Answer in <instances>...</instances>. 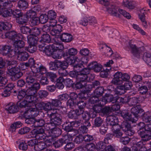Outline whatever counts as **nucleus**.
Returning a JSON list of instances; mask_svg holds the SVG:
<instances>
[{"label": "nucleus", "instance_id": "38", "mask_svg": "<svg viewBox=\"0 0 151 151\" xmlns=\"http://www.w3.org/2000/svg\"><path fill=\"white\" fill-rule=\"evenodd\" d=\"M1 7L3 6L6 9H10L13 6L12 2L7 0H4L0 1Z\"/></svg>", "mask_w": 151, "mask_h": 151}, {"label": "nucleus", "instance_id": "41", "mask_svg": "<svg viewBox=\"0 0 151 151\" xmlns=\"http://www.w3.org/2000/svg\"><path fill=\"white\" fill-rule=\"evenodd\" d=\"M104 97L107 103L112 102V103H114L116 101V98L112 95L106 94L105 95Z\"/></svg>", "mask_w": 151, "mask_h": 151}, {"label": "nucleus", "instance_id": "2", "mask_svg": "<svg viewBox=\"0 0 151 151\" xmlns=\"http://www.w3.org/2000/svg\"><path fill=\"white\" fill-rule=\"evenodd\" d=\"M89 70L85 68L81 71L78 72L77 80L78 81L83 82H90L92 81L94 76L89 74Z\"/></svg>", "mask_w": 151, "mask_h": 151}, {"label": "nucleus", "instance_id": "13", "mask_svg": "<svg viewBox=\"0 0 151 151\" xmlns=\"http://www.w3.org/2000/svg\"><path fill=\"white\" fill-rule=\"evenodd\" d=\"M83 112V110H72L68 113V118L71 119H77L78 117L81 115Z\"/></svg>", "mask_w": 151, "mask_h": 151}, {"label": "nucleus", "instance_id": "52", "mask_svg": "<svg viewBox=\"0 0 151 151\" xmlns=\"http://www.w3.org/2000/svg\"><path fill=\"white\" fill-rule=\"evenodd\" d=\"M104 88L103 87H98L94 91V95L99 97L101 96L104 93Z\"/></svg>", "mask_w": 151, "mask_h": 151}, {"label": "nucleus", "instance_id": "57", "mask_svg": "<svg viewBox=\"0 0 151 151\" xmlns=\"http://www.w3.org/2000/svg\"><path fill=\"white\" fill-rule=\"evenodd\" d=\"M85 85V82L78 81L76 83H74L73 88L76 89H80L83 88Z\"/></svg>", "mask_w": 151, "mask_h": 151}, {"label": "nucleus", "instance_id": "49", "mask_svg": "<svg viewBox=\"0 0 151 151\" xmlns=\"http://www.w3.org/2000/svg\"><path fill=\"white\" fill-rule=\"evenodd\" d=\"M42 31V28H40L36 27L32 28L31 29V34H32L31 35L37 36L40 34Z\"/></svg>", "mask_w": 151, "mask_h": 151}, {"label": "nucleus", "instance_id": "11", "mask_svg": "<svg viewBox=\"0 0 151 151\" xmlns=\"http://www.w3.org/2000/svg\"><path fill=\"white\" fill-rule=\"evenodd\" d=\"M85 94L83 93H79L78 94L74 92L70 93V98L74 101L77 104L80 100L86 99V97L84 96Z\"/></svg>", "mask_w": 151, "mask_h": 151}, {"label": "nucleus", "instance_id": "55", "mask_svg": "<svg viewBox=\"0 0 151 151\" xmlns=\"http://www.w3.org/2000/svg\"><path fill=\"white\" fill-rule=\"evenodd\" d=\"M103 123V120L100 117H96L94 121V126L95 127H99L101 126Z\"/></svg>", "mask_w": 151, "mask_h": 151}, {"label": "nucleus", "instance_id": "18", "mask_svg": "<svg viewBox=\"0 0 151 151\" xmlns=\"http://www.w3.org/2000/svg\"><path fill=\"white\" fill-rule=\"evenodd\" d=\"M5 109L10 114L16 113L19 111V108L17 104L12 103H10L7 105Z\"/></svg>", "mask_w": 151, "mask_h": 151}, {"label": "nucleus", "instance_id": "61", "mask_svg": "<svg viewBox=\"0 0 151 151\" xmlns=\"http://www.w3.org/2000/svg\"><path fill=\"white\" fill-rule=\"evenodd\" d=\"M74 70L77 72L81 71L84 69L83 66L82 64H75L74 65Z\"/></svg>", "mask_w": 151, "mask_h": 151}, {"label": "nucleus", "instance_id": "43", "mask_svg": "<svg viewBox=\"0 0 151 151\" xmlns=\"http://www.w3.org/2000/svg\"><path fill=\"white\" fill-rule=\"evenodd\" d=\"M121 129L123 131L126 132L131 128L130 124L127 121L124 122L120 125Z\"/></svg>", "mask_w": 151, "mask_h": 151}, {"label": "nucleus", "instance_id": "25", "mask_svg": "<svg viewBox=\"0 0 151 151\" xmlns=\"http://www.w3.org/2000/svg\"><path fill=\"white\" fill-rule=\"evenodd\" d=\"M142 97L138 96L137 97H133L129 99L128 105L129 106L136 105L137 104L139 103L140 101V99Z\"/></svg>", "mask_w": 151, "mask_h": 151}, {"label": "nucleus", "instance_id": "5", "mask_svg": "<svg viewBox=\"0 0 151 151\" xmlns=\"http://www.w3.org/2000/svg\"><path fill=\"white\" fill-rule=\"evenodd\" d=\"M37 110L36 108H30L27 110L24 111V116L25 118V122L28 124H32V126L34 127V124L35 122V118L31 117L28 114L32 112H35Z\"/></svg>", "mask_w": 151, "mask_h": 151}, {"label": "nucleus", "instance_id": "56", "mask_svg": "<svg viewBox=\"0 0 151 151\" xmlns=\"http://www.w3.org/2000/svg\"><path fill=\"white\" fill-rule=\"evenodd\" d=\"M1 15L4 17H8L12 16V9H4L1 13Z\"/></svg>", "mask_w": 151, "mask_h": 151}, {"label": "nucleus", "instance_id": "64", "mask_svg": "<svg viewBox=\"0 0 151 151\" xmlns=\"http://www.w3.org/2000/svg\"><path fill=\"white\" fill-rule=\"evenodd\" d=\"M51 132L54 134L55 137H58L62 134V132L60 129L55 127L52 130Z\"/></svg>", "mask_w": 151, "mask_h": 151}, {"label": "nucleus", "instance_id": "32", "mask_svg": "<svg viewBox=\"0 0 151 151\" xmlns=\"http://www.w3.org/2000/svg\"><path fill=\"white\" fill-rule=\"evenodd\" d=\"M106 143L104 141H100L98 142L96 148V150L98 151H106Z\"/></svg>", "mask_w": 151, "mask_h": 151}, {"label": "nucleus", "instance_id": "51", "mask_svg": "<svg viewBox=\"0 0 151 151\" xmlns=\"http://www.w3.org/2000/svg\"><path fill=\"white\" fill-rule=\"evenodd\" d=\"M41 41L47 43H50L51 41L50 36L47 33L43 34L41 36Z\"/></svg>", "mask_w": 151, "mask_h": 151}, {"label": "nucleus", "instance_id": "30", "mask_svg": "<svg viewBox=\"0 0 151 151\" xmlns=\"http://www.w3.org/2000/svg\"><path fill=\"white\" fill-rule=\"evenodd\" d=\"M28 20V19L26 14L23 13L17 19V22L19 24H23L27 23Z\"/></svg>", "mask_w": 151, "mask_h": 151}, {"label": "nucleus", "instance_id": "47", "mask_svg": "<svg viewBox=\"0 0 151 151\" xmlns=\"http://www.w3.org/2000/svg\"><path fill=\"white\" fill-rule=\"evenodd\" d=\"M45 76L47 78H49L52 82H54L56 81L57 75L55 73L52 72H47L45 74Z\"/></svg>", "mask_w": 151, "mask_h": 151}, {"label": "nucleus", "instance_id": "7", "mask_svg": "<svg viewBox=\"0 0 151 151\" xmlns=\"http://www.w3.org/2000/svg\"><path fill=\"white\" fill-rule=\"evenodd\" d=\"M107 124L111 127V129L114 126L120 125L119 124L118 118L114 115H109L106 118Z\"/></svg>", "mask_w": 151, "mask_h": 151}, {"label": "nucleus", "instance_id": "15", "mask_svg": "<svg viewBox=\"0 0 151 151\" xmlns=\"http://www.w3.org/2000/svg\"><path fill=\"white\" fill-rule=\"evenodd\" d=\"M34 68H35L34 67L32 68L33 73L36 74L40 73L42 75L44 74H45L47 73L46 68L40 63L38 64V65H35Z\"/></svg>", "mask_w": 151, "mask_h": 151}, {"label": "nucleus", "instance_id": "3", "mask_svg": "<svg viewBox=\"0 0 151 151\" xmlns=\"http://www.w3.org/2000/svg\"><path fill=\"white\" fill-rule=\"evenodd\" d=\"M139 130L137 131L138 134L145 141H148L151 139V135L145 130L146 125L143 122H140L137 124Z\"/></svg>", "mask_w": 151, "mask_h": 151}, {"label": "nucleus", "instance_id": "17", "mask_svg": "<svg viewBox=\"0 0 151 151\" xmlns=\"http://www.w3.org/2000/svg\"><path fill=\"white\" fill-rule=\"evenodd\" d=\"M78 52L77 49L71 48L65 52L64 53V56H65V59L67 61H69V60H72L70 56H74L76 55Z\"/></svg>", "mask_w": 151, "mask_h": 151}, {"label": "nucleus", "instance_id": "26", "mask_svg": "<svg viewBox=\"0 0 151 151\" xmlns=\"http://www.w3.org/2000/svg\"><path fill=\"white\" fill-rule=\"evenodd\" d=\"M82 115V117L83 119L85 120L83 122L85 125H87L88 127L91 126V124L89 121L91 115H90V114L88 113H86L83 110V112L81 114Z\"/></svg>", "mask_w": 151, "mask_h": 151}, {"label": "nucleus", "instance_id": "63", "mask_svg": "<svg viewBox=\"0 0 151 151\" xmlns=\"http://www.w3.org/2000/svg\"><path fill=\"white\" fill-rule=\"evenodd\" d=\"M37 47L36 45H29L27 47L25 48V50H27L28 52L31 53H34L37 50Z\"/></svg>", "mask_w": 151, "mask_h": 151}, {"label": "nucleus", "instance_id": "23", "mask_svg": "<svg viewBox=\"0 0 151 151\" xmlns=\"http://www.w3.org/2000/svg\"><path fill=\"white\" fill-rule=\"evenodd\" d=\"M135 141L136 142H135V145L140 149H139V151L141 150V151H143L144 150H146V148L145 146H143L145 145L144 142H147L144 140L142 138L141 139H139L137 138L135 139Z\"/></svg>", "mask_w": 151, "mask_h": 151}, {"label": "nucleus", "instance_id": "8", "mask_svg": "<svg viewBox=\"0 0 151 151\" xmlns=\"http://www.w3.org/2000/svg\"><path fill=\"white\" fill-rule=\"evenodd\" d=\"M120 115L126 121H130L132 123H134L137 120V119L136 117H132V114H130L127 110H122L121 112Z\"/></svg>", "mask_w": 151, "mask_h": 151}, {"label": "nucleus", "instance_id": "21", "mask_svg": "<svg viewBox=\"0 0 151 151\" xmlns=\"http://www.w3.org/2000/svg\"><path fill=\"white\" fill-rule=\"evenodd\" d=\"M17 61L16 60L9 61L7 62V73L13 72L14 70L17 68Z\"/></svg>", "mask_w": 151, "mask_h": 151}, {"label": "nucleus", "instance_id": "45", "mask_svg": "<svg viewBox=\"0 0 151 151\" xmlns=\"http://www.w3.org/2000/svg\"><path fill=\"white\" fill-rule=\"evenodd\" d=\"M54 50L52 45H50L46 46L44 52L48 56L52 55Z\"/></svg>", "mask_w": 151, "mask_h": 151}, {"label": "nucleus", "instance_id": "31", "mask_svg": "<svg viewBox=\"0 0 151 151\" xmlns=\"http://www.w3.org/2000/svg\"><path fill=\"white\" fill-rule=\"evenodd\" d=\"M28 6V3L26 0H19L17 3V7L21 10L26 9Z\"/></svg>", "mask_w": 151, "mask_h": 151}, {"label": "nucleus", "instance_id": "60", "mask_svg": "<svg viewBox=\"0 0 151 151\" xmlns=\"http://www.w3.org/2000/svg\"><path fill=\"white\" fill-rule=\"evenodd\" d=\"M39 19L40 22L42 24L47 22L49 19L47 15L44 14H41L40 16Z\"/></svg>", "mask_w": 151, "mask_h": 151}, {"label": "nucleus", "instance_id": "48", "mask_svg": "<svg viewBox=\"0 0 151 151\" xmlns=\"http://www.w3.org/2000/svg\"><path fill=\"white\" fill-rule=\"evenodd\" d=\"M123 4L124 6L129 9H133L135 6L133 2H129L127 0H123Z\"/></svg>", "mask_w": 151, "mask_h": 151}, {"label": "nucleus", "instance_id": "42", "mask_svg": "<svg viewBox=\"0 0 151 151\" xmlns=\"http://www.w3.org/2000/svg\"><path fill=\"white\" fill-rule=\"evenodd\" d=\"M11 48L12 47L10 45H4L0 47V50L2 52L4 55L6 56Z\"/></svg>", "mask_w": 151, "mask_h": 151}, {"label": "nucleus", "instance_id": "22", "mask_svg": "<svg viewBox=\"0 0 151 151\" xmlns=\"http://www.w3.org/2000/svg\"><path fill=\"white\" fill-rule=\"evenodd\" d=\"M50 118V122L55 124L56 126L61 124L62 120V116L61 114L57 115V116L49 117Z\"/></svg>", "mask_w": 151, "mask_h": 151}, {"label": "nucleus", "instance_id": "19", "mask_svg": "<svg viewBox=\"0 0 151 151\" xmlns=\"http://www.w3.org/2000/svg\"><path fill=\"white\" fill-rule=\"evenodd\" d=\"M143 110L142 109L139 105L133 107L131 109V112L132 115V117H136L137 119L138 115L143 112Z\"/></svg>", "mask_w": 151, "mask_h": 151}, {"label": "nucleus", "instance_id": "35", "mask_svg": "<svg viewBox=\"0 0 151 151\" xmlns=\"http://www.w3.org/2000/svg\"><path fill=\"white\" fill-rule=\"evenodd\" d=\"M12 27V25L7 22H0V30H8Z\"/></svg>", "mask_w": 151, "mask_h": 151}, {"label": "nucleus", "instance_id": "27", "mask_svg": "<svg viewBox=\"0 0 151 151\" xmlns=\"http://www.w3.org/2000/svg\"><path fill=\"white\" fill-rule=\"evenodd\" d=\"M22 99H23L24 101L21 102H18L16 104L18 108H24L28 107L30 105L31 103H33L32 102L27 101L24 97L22 98Z\"/></svg>", "mask_w": 151, "mask_h": 151}, {"label": "nucleus", "instance_id": "54", "mask_svg": "<svg viewBox=\"0 0 151 151\" xmlns=\"http://www.w3.org/2000/svg\"><path fill=\"white\" fill-rule=\"evenodd\" d=\"M52 47L54 50H59L60 51H63V50L64 48L63 45L61 43H54L52 45Z\"/></svg>", "mask_w": 151, "mask_h": 151}, {"label": "nucleus", "instance_id": "14", "mask_svg": "<svg viewBox=\"0 0 151 151\" xmlns=\"http://www.w3.org/2000/svg\"><path fill=\"white\" fill-rule=\"evenodd\" d=\"M122 73L121 72L119 71L115 73L114 75V78L111 81L112 83L116 85H120L122 84L123 81H121Z\"/></svg>", "mask_w": 151, "mask_h": 151}, {"label": "nucleus", "instance_id": "44", "mask_svg": "<svg viewBox=\"0 0 151 151\" xmlns=\"http://www.w3.org/2000/svg\"><path fill=\"white\" fill-rule=\"evenodd\" d=\"M35 120L34 127H42L45 124V122L43 119L42 118L37 119L35 118Z\"/></svg>", "mask_w": 151, "mask_h": 151}, {"label": "nucleus", "instance_id": "6", "mask_svg": "<svg viewBox=\"0 0 151 151\" xmlns=\"http://www.w3.org/2000/svg\"><path fill=\"white\" fill-rule=\"evenodd\" d=\"M128 48L131 50V52L134 57L138 58H139L141 52L140 48L137 47L135 45L133 44L130 41L129 42V45L126 47L125 49L128 50Z\"/></svg>", "mask_w": 151, "mask_h": 151}, {"label": "nucleus", "instance_id": "36", "mask_svg": "<svg viewBox=\"0 0 151 151\" xmlns=\"http://www.w3.org/2000/svg\"><path fill=\"white\" fill-rule=\"evenodd\" d=\"M65 123L66 124L68 125H65V127L64 130L65 131H66L68 132H71L72 133H71V134H75V131L73 129V126L72 125H71V122H70L69 121H66L65 122ZM70 134V133H68L67 134Z\"/></svg>", "mask_w": 151, "mask_h": 151}, {"label": "nucleus", "instance_id": "46", "mask_svg": "<svg viewBox=\"0 0 151 151\" xmlns=\"http://www.w3.org/2000/svg\"><path fill=\"white\" fill-rule=\"evenodd\" d=\"M143 121L145 122L151 123V112L147 111L145 113L142 117Z\"/></svg>", "mask_w": 151, "mask_h": 151}, {"label": "nucleus", "instance_id": "4", "mask_svg": "<svg viewBox=\"0 0 151 151\" xmlns=\"http://www.w3.org/2000/svg\"><path fill=\"white\" fill-rule=\"evenodd\" d=\"M75 135V134H68L65 135L53 143V145L56 148L60 147L63 144L69 142L70 139L72 137Z\"/></svg>", "mask_w": 151, "mask_h": 151}, {"label": "nucleus", "instance_id": "59", "mask_svg": "<svg viewBox=\"0 0 151 151\" xmlns=\"http://www.w3.org/2000/svg\"><path fill=\"white\" fill-rule=\"evenodd\" d=\"M26 15L27 16L28 19L30 18L32 19L36 17V12L32 10H30L28 11L27 12Z\"/></svg>", "mask_w": 151, "mask_h": 151}, {"label": "nucleus", "instance_id": "39", "mask_svg": "<svg viewBox=\"0 0 151 151\" xmlns=\"http://www.w3.org/2000/svg\"><path fill=\"white\" fill-rule=\"evenodd\" d=\"M143 60L150 66L151 67V55L147 52H145L143 56Z\"/></svg>", "mask_w": 151, "mask_h": 151}, {"label": "nucleus", "instance_id": "1", "mask_svg": "<svg viewBox=\"0 0 151 151\" xmlns=\"http://www.w3.org/2000/svg\"><path fill=\"white\" fill-rule=\"evenodd\" d=\"M37 92L31 87L27 90L23 89L19 91L17 96L18 99L21 100L24 97L27 101H32L33 103L37 102Z\"/></svg>", "mask_w": 151, "mask_h": 151}, {"label": "nucleus", "instance_id": "58", "mask_svg": "<svg viewBox=\"0 0 151 151\" xmlns=\"http://www.w3.org/2000/svg\"><path fill=\"white\" fill-rule=\"evenodd\" d=\"M56 126L52 122L47 123L46 124L45 126V129L49 131L50 130L51 132L53 130L54 128L56 127Z\"/></svg>", "mask_w": 151, "mask_h": 151}, {"label": "nucleus", "instance_id": "37", "mask_svg": "<svg viewBox=\"0 0 151 151\" xmlns=\"http://www.w3.org/2000/svg\"><path fill=\"white\" fill-rule=\"evenodd\" d=\"M25 45V42L22 40H19V39H17L14 42V45L16 50L23 48Z\"/></svg>", "mask_w": 151, "mask_h": 151}, {"label": "nucleus", "instance_id": "40", "mask_svg": "<svg viewBox=\"0 0 151 151\" xmlns=\"http://www.w3.org/2000/svg\"><path fill=\"white\" fill-rule=\"evenodd\" d=\"M21 126V122L18 121L15 122L11 125L10 131L12 132H15L17 129L20 128Z\"/></svg>", "mask_w": 151, "mask_h": 151}, {"label": "nucleus", "instance_id": "62", "mask_svg": "<svg viewBox=\"0 0 151 151\" xmlns=\"http://www.w3.org/2000/svg\"><path fill=\"white\" fill-rule=\"evenodd\" d=\"M87 127H88V126L85 125L83 123V124L81 125V127L79 128L78 132L81 134L87 133L88 131Z\"/></svg>", "mask_w": 151, "mask_h": 151}, {"label": "nucleus", "instance_id": "33", "mask_svg": "<svg viewBox=\"0 0 151 151\" xmlns=\"http://www.w3.org/2000/svg\"><path fill=\"white\" fill-rule=\"evenodd\" d=\"M64 53L63 51H60L59 50H54L52 55V57L55 59H61L63 57L65 59L64 56Z\"/></svg>", "mask_w": 151, "mask_h": 151}, {"label": "nucleus", "instance_id": "10", "mask_svg": "<svg viewBox=\"0 0 151 151\" xmlns=\"http://www.w3.org/2000/svg\"><path fill=\"white\" fill-rule=\"evenodd\" d=\"M11 75V78L12 81H15L23 75L22 73L21 72L20 69L17 68L14 70L13 72L8 73Z\"/></svg>", "mask_w": 151, "mask_h": 151}, {"label": "nucleus", "instance_id": "9", "mask_svg": "<svg viewBox=\"0 0 151 151\" xmlns=\"http://www.w3.org/2000/svg\"><path fill=\"white\" fill-rule=\"evenodd\" d=\"M107 11L111 15L119 17L120 10L117 6L114 5L109 6V7L106 8Z\"/></svg>", "mask_w": 151, "mask_h": 151}, {"label": "nucleus", "instance_id": "20", "mask_svg": "<svg viewBox=\"0 0 151 151\" xmlns=\"http://www.w3.org/2000/svg\"><path fill=\"white\" fill-rule=\"evenodd\" d=\"M17 54V59L20 61H24L27 60L29 56L28 53L25 51H21L18 50Z\"/></svg>", "mask_w": 151, "mask_h": 151}, {"label": "nucleus", "instance_id": "53", "mask_svg": "<svg viewBox=\"0 0 151 151\" xmlns=\"http://www.w3.org/2000/svg\"><path fill=\"white\" fill-rule=\"evenodd\" d=\"M21 32L23 34L28 35L31 34V29L27 26H22L20 29Z\"/></svg>", "mask_w": 151, "mask_h": 151}, {"label": "nucleus", "instance_id": "24", "mask_svg": "<svg viewBox=\"0 0 151 151\" xmlns=\"http://www.w3.org/2000/svg\"><path fill=\"white\" fill-rule=\"evenodd\" d=\"M60 38L63 42H69L72 40L73 37L70 34L64 33L60 36Z\"/></svg>", "mask_w": 151, "mask_h": 151}, {"label": "nucleus", "instance_id": "34", "mask_svg": "<svg viewBox=\"0 0 151 151\" xmlns=\"http://www.w3.org/2000/svg\"><path fill=\"white\" fill-rule=\"evenodd\" d=\"M44 141H39L38 140V142L36 145L35 150L37 151L43 150L47 147V145Z\"/></svg>", "mask_w": 151, "mask_h": 151}, {"label": "nucleus", "instance_id": "28", "mask_svg": "<svg viewBox=\"0 0 151 151\" xmlns=\"http://www.w3.org/2000/svg\"><path fill=\"white\" fill-rule=\"evenodd\" d=\"M38 40V37L36 36L30 35L27 36V41L29 45H36Z\"/></svg>", "mask_w": 151, "mask_h": 151}, {"label": "nucleus", "instance_id": "16", "mask_svg": "<svg viewBox=\"0 0 151 151\" xmlns=\"http://www.w3.org/2000/svg\"><path fill=\"white\" fill-rule=\"evenodd\" d=\"M113 132V135L117 138H121L123 134L121 130L120 125L114 126L111 129Z\"/></svg>", "mask_w": 151, "mask_h": 151}, {"label": "nucleus", "instance_id": "29", "mask_svg": "<svg viewBox=\"0 0 151 151\" xmlns=\"http://www.w3.org/2000/svg\"><path fill=\"white\" fill-rule=\"evenodd\" d=\"M38 75L36 74H34V75L32 76L31 74L27 75L26 78V83L28 85H31L33 84L35 81V77H36L37 78H38Z\"/></svg>", "mask_w": 151, "mask_h": 151}, {"label": "nucleus", "instance_id": "50", "mask_svg": "<svg viewBox=\"0 0 151 151\" xmlns=\"http://www.w3.org/2000/svg\"><path fill=\"white\" fill-rule=\"evenodd\" d=\"M44 132V130L42 128H41L33 129L32 131V133L36 138L40 134Z\"/></svg>", "mask_w": 151, "mask_h": 151}, {"label": "nucleus", "instance_id": "12", "mask_svg": "<svg viewBox=\"0 0 151 151\" xmlns=\"http://www.w3.org/2000/svg\"><path fill=\"white\" fill-rule=\"evenodd\" d=\"M5 36L6 37L14 41L17 39H20V37L22 36L21 34L18 35L16 32L14 31H10L6 32L5 34Z\"/></svg>", "mask_w": 151, "mask_h": 151}]
</instances>
